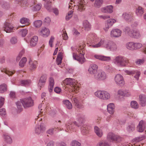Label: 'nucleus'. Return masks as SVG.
Listing matches in <instances>:
<instances>
[{"label": "nucleus", "mask_w": 146, "mask_h": 146, "mask_svg": "<svg viewBox=\"0 0 146 146\" xmlns=\"http://www.w3.org/2000/svg\"><path fill=\"white\" fill-rule=\"evenodd\" d=\"M90 127L87 125L84 124L82 126L81 128V133L83 135H85L88 133L89 130L90 129Z\"/></svg>", "instance_id": "bb28decb"}, {"label": "nucleus", "mask_w": 146, "mask_h": 146, "mask_svg": "<svg viewBox=\"0 0 146 146\" xmlns=\"http://www.w3.org/2000/svg\"><path fill=\"white\" fill-rule=\"evenodd\" d=\"M95 78L100 81L104 80L106 79L107 78L106 73L103 71H98L94 75Z\"/></svg>", "instance_id": "9d476101"}, {"label": "nucleus", "mask_w": 146, "mask_h": 146, "mask_svg": "<svg viewBox=\"0 0 146 146\" xmlns=\"http://www.w3.org/2000/svg\"><path fill=\"white\" fill-rule=\"evenodd\" d=\"M110 145L109 143L106 140L101 141L97 145V146H110Z\"/></svg>", "instance_id": "4c0bfd02"}, {"label": "nucleus", "mask_w": 146, "mask_h": 146, "mask_svg": "<svg viewBox=\"0 0 146 146\" xmlns=\"http://www.w3.org/2000/svg\"><path fill=\"white\" fill-rule=\"evenodd\" d=\"M80 145L81 144L76 140L72 141L71 144V146H80Z\"/></svg>", "instance_id": "052dcab7"}, {"label": "nucleus", "mask_w": 146, "mask_h": 146, "mask_svg": "<svg viewBox=\"0 0 146 146\" xmlns=\"http://www.w3.org/2000/svg\"><path fill=\"white\" fill-rule=\"evenodd\" d=\"M63 83L64 84L68 85L71 87H73V90H74L77 88L75 86V85L76 84V80L74 79L67 78L64 81Z\"/></svg>", "instance_id": "f8f14e48"}, {"label": "nucleus", "mask_w": 146, "mask_h": 146, "mask_svg": "<svg viewBox=\"0 0 146 146\" xmlns=\"http://www.w3.org/2000/svg\"><path fill=\"white\" fill-rule=\"evenodd\" d=\"M7 86L5 84H3L0 85V93H3L7 91Z\"/></svg>", "instance_id": "58836bf2"}, {"label": "nucleus", "mask_w": 146, "mask_h": 146, "mask_svg": "<svg viewBox=\"0 0 146 146\" xmlns=\"http://www.w3.org/2000/svg\"><path fill=\"white\" fill-rule=\"evenodd\" d=\"M21 102L25 108L31 107L34 105L33 100L31 97L21 100Z\"/></svg>", "instance_id": "423d86ee"}, {"label": "nucleus", "mask_w": 146, "mask_h": 146, "mask_svg": "<svg viewBox=\"0 0 146 146\" xmlns=\"http://www.w3.org/2000/svg\"><path fill=\"white\" fill-rule=\"evenodd\" d=\"M17 38L16 36L12 37L10 40L11 43L13 44H16L17 42Z\"/></svg>", "instance_id": "4d7b16f0"}, {"label": "nucleus", "mask_w": 146, "mask_h": 146, "mask_svg": "<svg viewBox=\"0 0 146 146\" xmlns=\"http://www.w3.org/2000/svg\"><path fill=\"white\" fill-rule=\"evenodd\" d=\"M28 33V31L26 29H23L20 30L19 31V34L23 37L26 36Z\"/></svg>", "instance_id": "5fc2aeb1"}, {"label": "nucleus", "mask_w": 146, "mask_h": 146, "mask_svg": "<svg viewBox=\"0 0 146 146\" xmlns=\"http://www.w3.org/2000/svg\"><path fill=\"white\" fill-rule=\"evenodd\" d=\"M42 5L40 3H39L35 5L33 7V11H38L41 9Z\"/></svg>", "instance_id": "864d4df0"}, {"label": "nucleus", "mask_w": 146, "mask_h": 146, "mask_svg": "<svg viewBox=\"0 0 146 146\" xmlns=\"http://www.w3.org/2000/svg\"><path fill=\"white\" fill-rule=\"evenodd\" d=\"M85 7L83 4L82 3L80 2L79 3L77 9L78 11L80 12L82 11L85 10Z\"/></svg>", "instance_id": "09e8293b"}, {"label": "nucleus", "mask_w": 146, "mask_h": 146, "mask_svg": "<svg viewBox=\"0 0 146 146\" xmlns=\"http://www.w3.org/2000/svg\"><path fill=\"white\" fill-rule=\"evenodd\" d=\"M115 21V20L113 19H110L108 20L106 25L105 27L104 28V30L106 31H108L109 28L113 25Z\"/></svg>", "instance_id": "412c9836"}, {"label": "nucleus", "mask_w": 146, "mask_h": 146, "mask_svg": "<svg viewBox=\"0 0 146 146\" xmlns=\"http://www.w3.org/2000/svg\"><path fill=\"white\" fill-rule=\"evenodd\" d=\"M3 137L5 141L7 143H12V139L10 136L8 135L7 134L4 133L3 134Z\"/></svg>", "instance_id": "c9c22d12"}, {"label": "nucleus", "mask_w": 146, "mask_h": 146, "mask_svg": "<svg viewBox=\"0 0 146 146\" xmlns=\"http://www.w3.org/2000/svg\"><path fill=\"white\" fill-rule=\"evenodd\" d=\"M74 125L78 127H79L80 126V124L76 121L74 122L73 124L71 123V122L68 123L66 125V131L69 133L75 131L76 129L74 127Z\"/></svg>", "instance_id": "6e6552de"}, {"label": "nucleus", "mask_w": 146, "mask_h": 146, "mask_svg": "<svg viewBox=\"0 0 146 146\" xmlns=\"http://www.w3.org/2000/svg\"><path fill=\"white\" fill-rule=\"evenodd\" d=\"M113 62L115 64L121 67L125 66L128 63L127 58L121 56L115 57Z\"/></svg>", "instance_id": "7ed1b4c3"}, {"label": "nucleus", "mask_w": 146, "mask_h": 146, "mask_svg": "<svg viewBox=\"0 0 146 146\" xmlns=\"http://www.w3.org/2000/svg\"><path fill=\"white\" fill-rule=\"evenodd\" d=\"M94 132L96 135L99 137H102L103 135V133L102 130L96 126H94Z\"/></svg>", "instance_id": "cd10ccee"}, {"label": "nucleus", "mask_w": 146, "mask_h": 146, "mask_svg": "<svg viewBox=\"0 0 146 146\" xmlns=\"http://www.w3.org/2000/svg\"><path fill=\"white\" fill-rule=\"evenodd\" d=\"M113 7L111 5H110L102 8L101 9V11L103 13H111L113 11Z\"/></svg>", "instance_id": "aec40b11"}, {"label": "nucleus", "mask_w": 146, "mask_h": 146, "mask_svg": "<svg viewBox=\"0 0 146 146\" xmlns=\"http://www.w3.org/2000/svg\"><path fill=\"white\" fill-rule=\"evenodd\" d=\"M47 78V75L46 74H44L42 76L39 81L38 85L40 87H43L46 81Z\"/></svg>", "instance_id": "5701e85b"}, {"label": "nucleus", "mask_w": 146, "mask_h": 146, "mask_svg": "<svg viewBox=\"0 0 146 146\" xmlns=\"http://www.w3.org/2000/svg\"><path fill=\"white\" fill-rule=\"evenodd\" d=\"M92 48H98L101 46L106 48L107 50L114 52L117 49V46L114 42L111 41H106L104 39H101L98 43L96 44L90 45Z\"/></svg>", "instance_id": "f257e3e1"}, {"label": "nucleus", "mask_w": 146, "mask_h": 146, "mask_svg": "<svg viewBox=\"0 0 146 146\" xmlns=\"http://www.w3.org/2000/svg\"><path fill=\"white\" fill-rule=\"evenodd\" d=\"M115 81L117 85L120 86H123L125 84L123 76L120 74H117L115 76Z\"/></svg>", "instance_id": "9b49d317"}, {"label": "nucleus", "mask_w": 146, "mask_h": 146, "mask_svg": "<svg viewBox=\"0 0 146 146\" xmlns=\"http://www.w3.org/2000/svg\"><path fill=\"white\" fill-rule=\"evenodd\" d=\"M85 53L84 50H82L80 51L79 55H78L75 53H73V59L76 60H77L81 64H83L85 61V59L84 55Z\"/></svg>", "instance_id": "39448f33"}, {"label": "nucleus", "mask_w": 146, "mask_h": 146, "mask_svg": "<svg viewBox=\"0 0 146 146\" xmlns=\"http://www.w3.org/2000/svg\"><path fill=\"white\" fill-rule=\"evenodd\" d=\"M57 129L58 131H61L60 129H59V128L58 127H54L46 131V133L50 135H52L53 134L54 131L55 129L56 130Z\"/></svg>", "instance_id": "a18cd8bd"}, {"label": "nucleus", "mask_w": 146, "mask_h": 146, "mask_svg": "<svg viewBox=\"0 0 146 146\" xmlns=\"http://www.w3.org/2000/svg\"><path fill=\"white\" fill-rule=\"evenodd\" d=\"M27 60V58L26 57H23L19 62V66L21 68L24 67L25 66Z\"/></svg>", "instance_id": "ea45409f"}, {"label": "nucleus", "mask_w": 146, "mask_h": 146, "mask_svg": "<svg viewBox=\"0 0 146 146\" xmlns=\"http://www.w3.org/2000/svg\"><path fill=\"white\" fill-rule=\"evenodd\" d=\"M5 99L4 98L0 97V108H1L4 104Z\"/></svg>", "instance_id": "338daca9"}, {"label": "nucleus", "mask_w": 146, "mask_h": 146, "mask_svg": "<svg viewBox=\"0 0 146 146\" xmlns=\"http://www.w3.org/2000/svg\"><path fill=\"white\" fill-rule=\"evenodd\" d=\"M40 35L44 37H47L49 35L50 31L49 29L45 27L42 28L40 30L38 31Z\"/></svg>", "instance_id": "f3484780"}, {"label": "nucleus", "mask_w": 146, "mask_h": 146, "mask_svg": "<svg viewBox=\"0 0 146 146\" xmlns=\"http://www.w3.org/2000/svg\"><path fill=\"white\" fill-rule=\"evenodd\" d=\"M84 28L86 31L90 30L91 28V25L89 23L87 20L84 21L83 23Z\"/></svg>", "instance_id": "72a5a7b5"}, {"label": "nucleus", "mask_w": 146, "mask_h": 146, "mask_svg": "<svg viewBox=\"0 0 146 146\" xmlns=\"http://www.w3.org/2000/svg\"><path fill=\"white\" fill-rule=\"evenodd\" d=\"M126 47L128 49L131 50H135L141 48L142 45L139 42H127L125 45Z\"/></svg>", "instance_id": "20e7f679"}, {"label": "nucleus", "mask_w": 146, "mask_h": 146, "mask_svg": "<svg viewBox=\"0 0 146 146\" xmlns=\"http://www.w3.org/2000/svg\"><path fill=\"white\" fill-rule=\"evenodd\" d=\"M45 7L50 12L52 10L51 7V2H48L44 4Z\"/></svg>", "instance_id": "de8ad7c7"}, {"label": "nucleus", "mask_w": 146, "mask_h": 146, "mask_svg": "<svg viewBox=\"0 0 146 146\" xmlns=\"http://www.w3.org/2000/svg\"><path fill=\"white\" fill-rule=\"evenodd\" d=\"M124 31L126 34L131 38L138 39L141 37L140 32L138 30L131 29L127 27L125 28Z\"/></svg>", "instance_id": "f03ea898"}, {"label": "nucleus", "mask_w": 146, "mask_h": 146, "mask_svg": "<svg viewBox=\"0 0 146 146\" xmlns=\"http://www.w3.org/2000/svg\"><path fill=\"white\" fill-rule=\"evenodd\" d=\"M121 31L117 29H113L111 31L110 35L112 37L117 38L121 36Z\"/></svg>", "instance_id": "dca6fc26"}, {"label": "nucleus", "mask_w": 146, "mask_h": 146, "mask_svg": "<svg viewBox=\"0 0 146 146\" xmlns=\"http://www.w3.org/2000/svg\"><path fill=\"white\" fill-rule=\"evenodd\" d=\"M46 129L45 126L43 123H41L40 125H37L35 127V131L36 134H39L43 133Z\"/></svg>", "instance_id": "ddd939ff"}, {"label": "nucleus", "mask_w": 146, "mask_h": 146, "mask_svg": "<svg viewBox=\"0 0 146 146\" xmlns=\"http://www.w3.org/2000/svg\"><path fill=\"white\" fill-rule=\"evenodd\" d=\"M6 114V111L5 109L2 108L0 110V115L2 116L5 115Z\"/></svg>", "instance_id": "e2e57ef3"}, {"label": "nucleus", "mask_w": 146, "mask_h": 146, "mask_svg": "<svg viewBox=\"0 0 146 146\" xmlns=\"http://www.w3.org/2000/svg\"><path fill=\"white\" fill-rule=\"evenodd\" d=\"M115 106L113 103H110L107 106L108 111L111 115L113 114L115 111Z\"/></svg>", "instance_id": "a878e982"}, {"label": "nucleus", "mask_w": 146, "mask_h": 146, "mask_svg": "<svg viewBox=\"0 0 146 146\" xmlns=\"http://www.w3.org/2000/svg\"><path fill=\"white\" fill-rule=\"evenodd\" d=\"M31 83V81L30 80H24L21 82V84L22 86H29Z\"/></svg>", "instance_id": "79ce46f5"}, {"label": "nucleus", "mask_w": 146, "mask_h": 146, "mask_svg": "<svg viewBox=\"0 0 146 146\" xmlns=\"http://www.w3.org/2000/svg\"><path fill=\"white\" fill-rule=\"evenodd\" d=\"M118 94L125 96L128 97L130 96V94L126 90H119L117 91Z\"/></svg>", "instance_id": "2f4dec72"}, {"label": "nucleus", "mask_w": 146, "mask_h": 146, "mask_svg": "<svg viewBox=\"0 0 146 146\" xmlns=\"http://www.w3.org/2000/svg\"><path fill=\"white\" fill-rule=\"evenodd\" d=\"M38 65L37 61L33 60L30 58L29 61V66L30 70L33 71L35 70Z\"/></svg>", "instance_id": "2eb2a0df"}, {"label": "nucleus", "mask_w": 146, "mask_h": 146, "mask_svg": "<svg viewBox=\"0 0 146 146\" xmlns=\"http://www.w3.org/2000/svg\"><path fill=\"white\" fill-rule=\"evenodd\" d=\"M145 125L143 120L141 121L137 126V128L139 131L142 132L144 131L145 128Z\"/></svg>", "instance_id": "f704fd0d"}, {"label": "nucleus", "mask_w": 146, "mask_h": 146, "mask_svg": "<svg viewBox=\"0 0 146 146\" xmlns=\"http://www.w3.org/2000/svg\"><path fill=\"white\" fill-rule=\"evenodd\" d=\"M94 57L97 59L102 61H108L110 60L111 59L110 57V56H106L98 54L95 55Z\"/></svg>", "instance_id": "6ab92c4d"}, {"label": "nucleus", "mask_w": 146, "mask_h": 146, "mask_svg": "<svg viewBox=\"0 0 146 146\" xmlns=\"http://www.w3.org/2000/svg\"><path fill=\"white\" fill-rule=\"evenodd\" d=\"M49 85L48 89L50 92H51L53 89V86L54 84V81L53 78L52 77H50L49 79Z\"/></svg>", "instance_id": "c85d7f7f"}, {"label": "nucleus", "mask_w": 146, "mask_h": 146, "mask_svg": "<svg viewBox=\"0 0 146 146\" xmlns=\"http://www.w3.org/2000/svg\"><path fill=\"white\" fill-rule=\"evenodd\" d=\"M33 24L35 27H39L41 26L42 22L40 20H36L34 22Z\"/></svg>", "instance_id": "8fccbe9b"}, {"label": "nucleus", "mask_w": 146, "mask_h": 146, "mask_svg": "<svg viewBox=\"0 0 146 146\" xmlns=\"http://www.w3.org/2000/svg\"><path fill=\"white\" fill-rule=\"evenodd\" d=\"M134 124L133 123H132L129 125L128 127H127V129L128 131L130 132L133 131L134 129Z\"/></svg>", "instance_id": "6e6d98bb"}, {"label": "nucleus", "mask_w": 146, "mask_h": 146, "mask_svg": "<svg viewBox=\"0 0 146 146\" xmlns=\"http://www.w3.org/2000/svg\"><path fill=\"white\" fill-rule=\"evenodd\" d=\"M62 54L61 52H60L58 55L57 58L56 59V63L57 65L60 64L62 62Z\"/></svg>", "instance_id": "c03bdc74"}, {"label": "nucleus", "mask_w": 146, "mask_h": 146, "mask_svg": "<svg viewBox=\"0 0 146 146\" xmlns=\"http://www.w3.org/2000/svg\"><path fill=\"white\" fill-rule=\"evenodd\" d=\"M38 40V37L37 36H34L31 39L30 45L32 47H33L36 44Z\"/></svg>", "instance_id": "7c9ffc66"}, {"label": "nucleus", "mask_w": 146, "mask_h": 146, "mask_svg": "<svg viewBox=\"0 0 146 146\" xmlns=\"http://www.w3.org/2000/svg\"><path fill=\"white\" fill-rule=\"evenodd\" d=\"M125 72L127 74L129 75H133L134 74H135L134 78L137 80H139V77L141 74L140 72L137 70H125Z\"/></svg>", "instance_id": "4468645a"}, {"label": "nucleus", "mask_w": 146, "mask_h": 146, "mask_svg": "<svg viewBox=\"0 0 146 146\" xmlns=\"http://www.w3.org/2000/svg\"><path fill=\"white\" fill-rule=\"evenodd\" d=\"M21 102L18 101L16 103V104L17 107V108L18 109L20 110L21 111L22 110V106L21 105Z\"/></svg>", "instance_id": "69168bd1"}, {"label": "nucleus", "mask_w": 146, "mask_h": 146, "mask_svg": "<svg viewBox=\"0 0 146 146\" xmlns=\"http://www.w3.org/2000/svg\"><path fill=\"white\" fill-rule=\"evenodd\" d=\"M102 96V100H108L110 99V94L108 92L105 91H103Z\"/></svg>", "instance_id": "e433bc0d"}, {"label": "nucleus", "mask_w": 146, "mask_h": 146, "mask_svg": "<svg viewBox=\"0 0 146 146\" xmlns=\"http://www.w3.org/2000/svg\"><path fill=\"white\" fill-rule=\"evenodd\" d=\"M103 2V0H95L94 5L96 7L99 8L101 6Z\"/></svg>", "instance_id": "49530a36"}, {"label": "nucleus", "mask_w": 146, "mask_h": 146, "mask_svg": "<svg viewBox=\"0 0 146 146\" xmlns=\"http://www.w3.org/2000/svg\"><path fill=\"white\" fill-rule=\"evenodd\" d=\"M72 100L73 101L74 105L77 108H83V106L80 104V99L78 97L74 98Z\"/></svg>", "instance_id": "393cba45"}, {"label": "nucleus", "mask_w": 146, "mask_h": 146, "mask_svg": "<svg viewBox=\"0 0 146 146\" xmlns=\"http://www.w3.org/2000/svg\"><path fill=\"white\" fill-rule=\"evenodd\" d=\"M144 13V9L142 7H138L136 10V13L137 16L139 17H141Z\"/></svg>", "instance_id": "473e14b6"}, {"label": "nucleus", "mask_w": 146, "mask_h": 146, "mask_svg": "<svg viewBox=\"0 0 146 146\" xmlns=\"http://www.w3.org/2000/svg\"><path fill=\"white\" fill-rule=\"evenodd\" d=\"M107 139L109 141H112L120 142L122 139V138L119 136L115 135L112 132H110L107 135Z\"/></svg>", "instance_id": "0eeeda50"}, {"label": "nucleus", "mask_w": 146, "mask_h": 146, "mask_svg": "<svg viewBox=\"0 0 146 146\" xmlns=\"http://www.w3.org/2000/svg\"><path fill=\"white\" fill-rule=\"evenodd\" d=\"M103 91L98 90L95 92V95L100 99H102Z\"/></svg>", "instance_id": "3c124183"}, {"label": "nucleus", "mask_w": 146, "mask_h": 146, "mask_svg": "<svg viewBox=\"0 0 146 146\" xmlns=\"http://www.w3.org/2000/svg\"><path fill=\"white\" fill-rule=\"evenodd\" d=\"M96 35L94 33H90L87 36L88 42L90 43H94V40L96 39Z\"/></svg>", "instance_id": "b1692460"}, {"label": "nucleus", "mask_w": 146, "mask_h": 146, "mask_svg": "<svg viewBox=\"0 0 146 146\" xmlns=\"http://www.w3.org/2000/svg\"><path fill=\"white\" fill-rule=\"evenodd\" d=\"M54 39V37L53 36H52L50 38L49 42V44L51 47H52V43Z\"/></svg>", "instance_id": "0e129e2a"}, {"label": "nucleus", "mask_w": 146, "mask_h": 146, "mask_svg": "<svg viewBox=\"0 0 146 146\" xmlns=\"http://www.w3.org/2000/svg\"><path fill=\"white\" fill-rule=\"evenodd\" d=\"M139 100L140 104L142 106H145L146 105V96L145 95H140Z\"/></svg>", "instance_id": "c756f323"}, {"label": "nucleus", "mask_w": 146, "mask_h": 146, "mask_svg": "<svg viewBox=\"0 0 146 146\" xmlns=\"http://www.w3.org/2000/svg\"><path fill=\"white\" fill-rule=\"evenodd\" d=\"M98 68V66L96 64H91L89 68L88 72L91 74H95L97 72Z\"/></svg>", "instance_id": "a211bd4d"}, {"label": "nucleus", "mask_w": 146, "mask_h": 146, "mask_svg": "<svg viewBox=\"0 0 146 146\" xmlns=\"http://www.w3.org/2000/svg\"><path fill=\"white\" fill-rule=\"evenodd\" d=\"M24 53V50H22L19 53V55L17 56L16 58V61L18 62L20 59L21 57L23 56V55Z\"/></svg>", "instance_id": "bf43d9fd"}, {"label": "nucleus", "mask_w": 146, "mask_h": 146, "mask_svg": "<svg viewBox=\"0 0 146 146\" xmlns=\"http://www.w3.org/2000/svg\"><path fill=\"white\" fill-rule=\"evenodd\" d=\"M133 16V14L131 13L124 12L122 15V17L126 21L131 20Z\"/></svg>", "instance_id": "4be33fe9"}, {"label": "nucleus", "mask_w": 146, "mask_h": 146, "mask_svg": "<svg viewBox=\"0 0 146 146\" xmlns=\"http://www.w3.org/2000/svg\"><path fill=\"white\" fill-rule=\"evenodd\" d=\"M3 28L7 33L12 32L15 29V27L13 24L7 21H5L4 23Z\"/></svg>", "instance_id": "1a4fd4ad"}, {"label": "nucleus", "mask_w": 146, "mask_h": 146, "mask_svg": "<svg viewBox=\"0 0 146 146\" xmlns=\"http://www.w3.org/2000/svg\"><path fill=\"white\" fill-rule=\"evenodd\" d=\"M63 103L66 107L68 109H71L72 108V106L71 103L67 100H64Z\"/></svg>", "instance_id": "a19ab883"}, {"label": "nucleus", "mask_w": 146, "mask_h": 146, "mask_svg": "<svg viewBox=\"0 0 146 146\" xmlns=\"http://www.w3.org/2000/svg\"><path fill=\"white\" fill-rule=\"evenodd\" d=\"M7 74L9 76H11L14 74V72L12 71H10L9 70H6V69H4L3 71H2Z\"/></svg>", "instance_id": "680f3d73"}, {"label": "nucleus", "mask_w": 146, "mask_h": 146, "mask_svg": "<svg viewBox=\"0 0 146 146\" xmlns=\"http://www.w3.org/2000/svg\"><path fill=\"white\" fill-rule=\"evenodd\" d=\"M131 107L134 109H137L139 107V105L137 102L135 101H132L131 102Z\"/></svg>", "instance_id": "603ef678"}, {"label": "nucleus", "mask_w": 146, "mask_h": 146, "mask_svg": "<svg viewBox=\"0 0 146 146\" xmlns=\"http://www.w3.org/2000/svg\"><path fill=\"white\" fill-rule=\"evenodd\" d=\"M144 61V60L143 59H137L136 60L135 63L136 64L140 65L143 64Z\"/></svg>", "instance_id": "13d9d810"}, {"label": "nucleus", "mask_w": 146, "mask_h": 146, "mask_svg": "<svg viewBox=\"0 0 146 146\" xmlns=\"http://www.w3.org/2000/svg\"><path fill=\"white\" fill-rule=\"evenodd\" d=\"M0 4L3 7L5 8L7 5V3L5 1H1L0 2Z\"/></svg>", "instance_id": "774afa93"}, {"label": "nucleus", "mask_w": 146, "mask_h": 146, "mask_svg": "<svg viewBox=\"0 0 146 146\" xmlns=\"http://www.w3.org/2000/svg\"><path fill=\"white\" fill-rule=\"evenodd\" d=\"M20 22L23 24H25V25H28L29 24V20L26 18H23L20 19Z\"/></svg>", "instance_id": "37998d69"}]
</instances>
